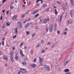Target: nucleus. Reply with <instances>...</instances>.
<instances>
[{
	"instance_id": "nucleus-10",
	"label": "nucleus",
	"mask_w": 74,
	"mask_h": 74,
	"mask_svg": "<svg viewBox=\"0 0 74 74\" xmlns=\"http://www.w3.org/2000/svg\"><path fill=\"white\" fill-rule=\"evenodd\" d=\"M71 4L73 6H74V1L70 0Z\"/></svg>"
},
{
	"instance_id": "nucleus-35",
	"label": "nucleus",
	"mask_w": 74,
	"mask_h": 74,
	"mask_svg": "<svg viewBox=\"0 0 74 74\" xmlns=\"http://www.w3.org/2000/svg\"><path fill=\"white\" fill-rule=\"evenodd\" d=\"M27 35H28V34H30V32L29 31H27L26 32Z\"/></svg>"
},
{
	"instance_id": "nucleus-4",
	"label": "nucleus",
	"mask_w": 74,
	"mask_h": 74,
	"mask_svg": "<svg viewBox=\"0 0 74 74\" xmlns=\"http://www.w3.org/2000/svg\"><path fill=\"white\" fill-rule=\"evenodd\" d=\"M73 25V21H70V20H68L67 21V25Z\"/></svg>"
},
{
	"instance_id": "nucleus-12",
	"label": "nucleus",
	"mask_w": 74,
	"mask_h": 74,
	"mask_svg": "<svg viewBox=\"0 0 74 74\" xmlns=\"http://www.w3.org/2000/svg\"><path fill=\"white\" fill-rule=\"evenodd\" d=\"M10 55L11 56H13L14 55V51H11L10 53Z\"/></svg>"
},
{
	"instance_id": "nucleus-2",
	"label": "nucleus",
	"mask_w": 74,
	"mask_h": 74,
	"mask_svg": "<svg viewBox=\"0 0 74 74\" xmlns=\"http://www.w3.org/2000/svg\"><path fill=\"white\" fill-rule=\"evenodd\" d=\"M53 29V25H51L49 26V30L50 32H51L52 31V29Z\"/></svg>"
},
{
	"instance_id": "nucleus-16",
	"label": "nucleus",
	"mask_w": 74,
	"mask_h": 74,
	"mask_svg": "<svg viewBox=\"0 0 74 74\" xmlns=\"http://www.w3.org/2000/svg\"><path fill=\"white\" fill-rule=\"evenodd\" d=\"M38 12V11L37 10H36L32 13V14L33 15H34V14H36L37 12Z\"/></svg>"
},
{
	"instance_id": "nucleus-26",
	"label": "nucleus",
	"mask_w": 74,
	"mask_h": 74,
	"mask_svg": "<svg viewBox=\"0 0 74 74\" xmlns=\"http://www.w3.org/2000/svg\"><path fill=\"white\" fill-rule=\"evenodd\" d=\"M39 16V14H37L35 15V18H36V17H38Z\"/></svg>"
},
{
	"instance_id": "nucleus-62",
	"label": "nucleus",
	"mask_w": 74,
	"mask_h": 74,
	"mask_svg": "<svg viewBox=\"0 0 74 74\" xmlns=\"http://www.w3.org/2000/svg\"><path fill=\"white\" fill-rule=\"evenodd\" d=\"M30 19H31V18H29L27 20V21H29L30 20Z\"/></svg>"
},
{
	"instance_id": "nucleus-47",
	"label": "nucleus",
	"mask_w": 74,
	"mask_h": 74,
	"mask_svg": "<svg viewBox=\"0 0 74 74\" xmlns=\"http://www.w3.org/2000/svg\"><path fill=\"white\" fill-rule=\"evenodd\" d=\"M16 37V35L13 36V38L14 39Z\"/></svg>"
},
{
	"instance_id": "nucleus-38",
	"label": "nucleus",
	"mask_w": 74,
	"mask_h": 74,
	"mask_svg": "<svg viewBox=\"0 0 74 74\" xmlns=\"http://www.w3.org/2000/svg\"><path fill=\"white\" fill-rule=\"evenodd\" d=\"M25 16V14H24L23 15H22L21 16L22 18H24Z\"/></svg>"
},
{
	"instance_id": "nucleus-59",
	"label": "nucleus",
	"mask_w": 74,
	"mask_h": 74,
	"mask_svg": "<svg viewBox=\"0 0 74 74\" xmlns=\"http://www.w3.org/2000/svg\"><path fill=\"white\" fill-rule=\"evenodd\" d=\"M0 20H2V16H1V17H0Z\"/></svg>"
},
{
	"instance_id": "nucleus-25",
	"label": "nucleus",
	"mask_w": 74,
	"mask_h": 74,
	"mask_svg": "<svg viewBox=\"0 0 74 74\" xmlns=\"http://www.w3.org/2000/svg\"><path fill=\"white\" fill-rule=\"evenodd\" d=\"M6 25L8 26H10V24L9 22H7L6 23Z\"/></svg>"
},
{
	"instance_id": "nucleus-19",
	"label": "nucleus",
	"mask_w": 74,
	"mask_h": 74,
	"mask_svg": "<svg viewBox=\"0 0 74 74\" xmlns=\"http://www.w3.org/2000/svg\"><path fill=\"white\" fill-rule=\"evenodd\" d=\"M67 32H64L63 33V34L64 36H66L67 35Z\"/></svg>"
},
{
	"instance_id": "nucleus-58",
	"label": "nucleus",
	"mask_w": 74,
	"mask_h": 74,
	"mask_svg": "<svg viewBox=\"0 0 74 74\" xmlns=\"http://www.w3.org/2000/svg\"><path fill=\"white\" fill-rule=\"evenodd\" d=\"M57 27V24H55V27Z\"/></svg>"
},
{
	"instance_id": "nucleus-63",
	"label": "nucleus",
	"mask_w": 74,
	"mask_h": 74,
	"mask_svg": "<svg viewBox=\"0 0 74 74\" xmlns=\"http://www.w3.org/2000/svg\"><path fill=\"white\" fill-rule=\"evenodd\" d=\"M5 11V10H4L3 11H2V12L3 13H4V12Z\"/></svg>"
},
{
	"instance_id": "nucleus-22",
	"label": "nucleus",
	"mask_w": 74,
	"mask_h": 74,
	"mask_svg": "<svg viewBox=\"0 0 74 74\" xmlns=\"http://www.w3.org/2000/svg\"><path fill=\"white\" fill-rule=\"evenodd\" d=\"M47 22V20L46 19H45L43 20V23H46Z\"/></svg>"
},
{
	"instance_id": "nucleus-53",
	"label": "nucleus",
	"mask_w": 74,
	"mask_h": 74,
	"mask_svg": "<svg viewBox=\"0 0 74 74\" xmlns=\"http://www.w3.org/2000/svg\"><path fill=\"white\" fill-rule=\"evenodd\" d=\"M5 40V38L4 37H3L2 38V40L3 41H4V40Z\"/></svg>"
},
{
	"instance_id": "nucleus-40",
	"label": "nucleus",
	"mask_w": 74,
	"mask_h": 74,
	"mask_svg": "<svg viewBox=\"0 0 74 74\" xmlns=\"http://www.w3.org/2000/svg\"><path fill=\"white\" fill-rule=\"evenodd\" d=\"M64 30L67 32L68 30V28H66L64 29Z\"/></svg>"
},
{
	"instance_id": "nucleus-61",
	"label": "nucleus",
	"mask_w": 74,
	"mask_h": 74,
	"mask_svg": "<svg viewBox=\"0 0 74 74\" xmlns=\"http://www.w3.org/2000/svg\"><path fill=\"white\" fill-rule=\"evenodd\" d=\"M51 44V43L50 42H49L47 44V45H49Z\"/></svg>"
},
{
	"instance_id": "nucleus-24",
	"label": "nucleus",
	"mask_w": 74,
	"mask_h": 74,
	"mask_svg": "<svg viewBox=\"0 0 74 74\" xmlns=\"http://www.w3.org/2000/svg\"><path fill=\"white\" fill-rule=\"evenodd\" d=\"M22 64L23 65H25V64H26V62H22Z\"/></svg>"
},
{
	"instance_id": "nucleus-36",
	"label": "nucleus",
	"mask_w": 74,
	"mask_h": 74,
	"mask_svg": "<svg viewBox=\"0 0 74 74\" xmlns=\"http://www.w3.org/2000/svg\"><path fill=\"white\" fill-rule=\"evenodd\" d=\"M62 8L63 10H66V6H62Z\"/></svg>"
},
{
	"instance_id": "nucleus-39",
	"label": "nucleus",
	"mask_w": 74,
	"mask_h": 74,
	"mask_svg": "<svg viewBox=\"0 0 74 74\" xmlns=\"http://www.w3.org/2000/svg\"><path fill=\"white\" fill-rule=\"evenodd\" d=\"M44 41L43 40H42L41 41V44H44Z\"/></svg>"
},
{
	"instance_id": "nucleus-11",
	"label": "nucleus",
	"mask_w": 74,
	"mask_h": 74,
	"mask_svg": "<svg viewBox=\"0 0 74 74\" xmlns=\"http://www.w3.org/2000/svg\"><path fill=\"white\" fill-rule=\"evenodd\" d=\"M36 1L37 3H36L37 4V3H38L39 1H41V4H42V3H43V1H42V0H37Z\"/></svg>"
},
{
	"instance_id": "nucleus-60",
	"label": "nucleus",
	"mask_w": 74,
	"mask_h": 74,
	"mask_svg": "<svg viewBox=\"0 0 74 74\" xmlns=\"http://www.w3.org/2000/svg\"><path fill=\"white\" fill-rule=\"evenodd\" d=\"M26 20L24 21L23 22V23H26Z\"/></svg>"
},
{
	"instance_id": "nucleus-43",
	"label": "nucleus",
	"mask_w": 74,
	"mask_h": 74,
	"mask_svg": "<svg viewBox=\"0 0 74 74\" xmlns=\"http://www.w3.org/2000/svg\"><path fill=\"white\" fill-rule=\"evenodd\" d=\"M57 33L59 34H60V31H58L57 32Z\"/></svg>"
},
{
	"instance_id": "nucleus-33",
	"label": "nucleus",
	"mask_w": 74,
	"mask_h": 74,
	"mask_svg": "<svg viewBox=\"0 0 74 74\" xmlns=\"http://www.w3.org/2000/svg\"><path fill=\"white\" fill-rule=\"evenodd\" d=\"M45 52V50H42V51L41 53H44V52Z\"/></svg>"
},
{
	"instance_id": "nucleus-21",
	"label": "nucleus",
	"mask_w": 74,
	"mask_h": 74,
	"mask_svg": "<svg viewBox=\"0 0 74 74\" xmlns=\"http://www.w3.org/2000/svg\"><path fill=\"white\" fill-rule=\"evenodd\" d=\"M16 17H17V16H13L12 18V19H13V20L15 19L16 18Z\"/></svg>"
},
{
	"instance_id": "nucleus-31",
	"label": "nucleus",
	"mask_w": 74,
	"mask_h": 74,
	"mask_svg": "<svg viewBox=\"0 0 74 74\" xmlns=\"http://www.w3.org/2000/svg\"><path fill=\"white\" fill-rule=\"evenodd\" d=\"M35 34H36L35 33H34L32 35V38H33V37H34Z\"/></svg>"
},
{
	"instance_id": "nucleus-42",
	"label": "nucleus",
	"mask_w": 74,
	"mask_h": 74,
	"mask_svg": "<svg viewBox=\"0 0 74 74\" xmlns=\"http://www.w3.org/2000/svg\"><path fill=\"white\" fill-rule=\"evenodd\" d=\"M48 27H47L46 28V32H48Z\"/></svg>"
},
{
	"instance_id": "nucleus-56",
	"label": "nucleus",
	"mask_w": 74,
	"mask_h": 74,
	"mask_svg": "<svg viewBox=\"0 0 74 74\" xmlns=\"http://www.w3.org/2000/svg\"><path fill=\"white\" fill-rule=\"evenodd\" d=\"M5 67H7V64H5Z\"/></svg>"
},
{
	"instance_id": "nucleus-50",
	"label": "nucleus",
	"mask_w": 74,
	"mask_h": 74,
	"mask_svg": "<svg viewBox=\"0 0 74 74\" xmlns=\"http://www.w3.org/2000/svg\"><path fill=\"white\" fill-rule=\"evenodd\" d=\"M5 1H7V0H3V3H4V2H5Z\"/></svg>"
},
{
	"instance_id": "nucleus-5",
	"label": "nucleus",
	"mask_w": 74,
	"mask_h": 74,
	"mask_svg": "<svg viewBox=\"0 0 74 74\" xmlns=\"http://www.w3.org/2000/svg\"><path fill=\"white\" fill-rule=\"evenodd\" d=\"M3 58L4 60H6V61H7L8 60V57L6 56H3Z\"/></svg>"
},
{
	"instance_id": "nucleus-13",
	"label": "nucleus",
	"mask_w": 74,
	"mask_h": 74,
	"mask_svg": "<svg viewBox=\"0 0 74 74\" xmlns=\"http://www.w3.org/2000/svg\"><path fill=\"white\" fill-rule=\"evenodd\" d=\"M10 58L11 60V61L12 62H14V58H13V57H12V56H10Z\"/></svg>"
},
{
	"instance_id": "nucleus-20",
	"label": "nucleus",
	"mask_w": 74,
	"mask_h": 74,
	"mask_svg": "<svg viewBox=\"0 0 74 74\" xmlns=\"http://www.w3.org/2000/svg\"><path fill=\"white\" fill-rule=\"evenodd\" d=\"M33 62H34V63H36L37 62V58H34Z\"/></svg>"
},
{
	"instance_id": "nucleus-52",
	"label": "nucleus",
	"mask_w": 74,
	"mask_h": 74,
	"mask_svg": "<svg viewBox=\"0 0 74 74\" xmlns=\"http://www.w3.org/2000/svg\"><path fill=\"white\" fill-rule=\"evenodd\" d=\"M57 3H58V4H60V2L58 1L57 2Z\"/></svg>"
},
{
	"instance_id": "nucleus-49",
	"label": "nucleus",
	"mask_w": 74,
	"mask_h": 74,
	"mask_svg": "<svg viewBox=\"0 0 74 74\" xmlns=\"http://www.w3.org/2000/svg\"><path fill=\"white\" fill-rule=\"evenodd\" d=\"M57 30V28L56 27H55L54 28V30L55 31H56V30Z\"/></svg>"
},
{
	"instance_id": "nucleus-57",
	"label": "nucleus",
	"mask_w": 74,
	"mask_h": 74,
	"mask_svg": "<svg viewBox=\"0 0 74 74\" xmlns=\"http://www.w3.org/2000/svg\"><path fill=\"white\" fill-rule=\"evenodd\" d=\"M9 12L8 11H7L6 13V14H8V12Z\"/></svg>"
},
{
	"instance_id": "nucleus-41",
	"label": "nucleus",
	"mask_w": 74,
	"mask_h": 74,
	"mask_svg": "<svg viewBox=\"0 0 74 74\" xmlns=\"http://www.w3.org/2000/svg\"><path fill=\"white\" fill-rule=\"evenodd\" d=\"M30 53L31 54H32L33 53V51L32 50H31L30 51Z\"/></svg>"
},
{
	"instance_id": "nucleus-7",
	"label": "nucleus",
	"mask_w": 74,
	"mask_h": 74,
	"mask_svg": "<svg viewBox=\"0 0 74 74\" xmlns=\"http://www.w3.org/2000/svg\"><path fill=\"white\" fill-rule=\"evenodd\" d=\"M36 66V64H32L31 65V67L32 68H34Z\"/></svg>"
},
{
	"instance_id": "nucleus-44",
	"label": "nucleus",
	"mask_w": 74,
	"mask_h": 74,
	"mask_svg": "<svg viewBox=\"0 0 74 74\" xmlns=\"http://www.w3.org/2000/svg\"><path fill=\"white\" fill-rule=\"evenodd\" d=\"M2 44L3 45H4V41H2Z\"/></svg>"
},
{
	"instance_id": "nucleus-15",
	"label": "nucleus",
	"mask_w": 74,
	"mask_h": 74,
	"mask_svg": "<svg viewBox=\"0 0 74 74\" xmlns=\"http://www.w3.org/2000/svg\"><path fill=\"white\" fill-rule=\"evenodd\" d=\"M69 62H70V60H68V61H66L65 63L64 64V66H66V64H67V63H69Z\"/></svg>"
},
{
	"instance_id": "nucleus-29",
	"label": "nucleus",
	"mask_w": 74,
	"mask_h": 74,
	"mask_svg": "<svg viewBox=\"0 0 74 74\" xmlns=\"http://www.w3.org/2000/svg\"><path fill=\"white\" fill-rule=\"evenodd\" d=\"M55 14L56 15H58V11H57L56 10H55Z\"/></svg>"
},
{
	"instance_id": "nucleus-18",
	"label": "nucleus",
	"mask_w": 74,
	"mask_h": 74,
	"mask_svg": "<svg viewBox=\"0 0 74 74\" xmlns=\"http://www.w3.org/2000/svg\"><path fill=\"white\" fill-rule=\"evenodd\" d=\"M41 46V44H39L38 45H37L36 46V48H38V47H40Z\"/></svg>"
},
{
	"instance_id": "nucleus-8",
	"label": "nucleus",
	"mask_w": 74,
	"mask_h": 74,
	"mask_svg": "<svg viewBox=\"0 0 74 74\" xmlns=\"http://www.w3.org/2000/svg\"><path fill=\"white\" fill-rule=\"evenodd\" d=\"M20 53L21 56H24V54L22 52V50L21 49L20 50Z\"/></svg>"
},
{
	"instance_id": "nucleus-6",
	"label": "nucleus",
	"mask_w": 74,
	"mask_h": 74,
	"mask_svg": "<svg viewBox=\"0 0 74 74\" xmlns=\"http://www.w3.org/2000/svg\"><path fill=\"white\" fill-rule=\"evenodd\" d=\"M39 63H42V62H43V59L40 57H39Z\"/></svg>"
},
{
	"instance_id": "nucleus-45",
	"label": "nucleus",
	"mask_w": 74,
	"mask_h": 74,
	"mask_svg": "<svg viewBox=\"0 0 74 74\" xmlns=\"http://www.w3.org/2000/svg\"><path fill=\"white\" fill-rule=\"evenodd\" d=\"M17 23H18V24H19V25L21 24V22H20V21H19Z\"/></svg>"
},
{
	"instance_id": "nucleus-3",
	"label": "nucleus",
	"mask_w": 74,
	"mask_h": 74,
	"mask_svg": "<svg viewBox=\"0 0 74 74\" xmlns=\"http://www.w3.org/2000/svg\"><path fill=\"white\" fill-rule=\"evenodd\" d=\"M20 70L22 73H25L26 72V70L24 69L21 68Z\"/></svg>"
},
{
	"instance_id": "nucleus-23",
	"label": "nucleus",
	"mask_w": 74,
	"mask_h": 74,
	"mask_svg": "<svg viewBox=\"0 0 74 74\" xmlns=\"http://www.w3.org/2000/svg\"><path fill=\"white\" fill-rule=\"evenodd\" d=\"M23 42H22L20 44V47H22L23 46Z\"/></svg>"
},
{
	"instance_id": "nucleus-46",
	"label": "nucleus",
	"mask_w": 74,
	"mask_h": 74,
	"mask_svg": "<svg viewBox=\"0 0 74 74\" xmlns=\"http://www.w3.org/2000/svg\"><path fill=\"white\" fill-rule=\"evenodd\" d=\"M70 15H71V18H73V14H70Z\"/></svg>"
},
{
	"instance_id": "nucleus-27",
	"label": "nucleus",
	"mask_w": 74,
	"mask_h": 74,
	"mask_svg": "<svg viewBox=\"0 0 74 74\" xmlns=\"http://www.w3.org/2000/svg\"><path fill=\"white\" fill-rule=\"evenodd\" d=\"M62 15H61L60 16V22H61V21H62Z\"/></svg>"
},
{
	"instance_id": "nucleus-48",
	"label": "nucleus",
	"mask_w": 74,
	"mask_h": 74,
	"mask_svg": "<svg viewBox=\"0 0 74 74\" xmlns=\"http://www.w3.org/2000/svg\"><path fill=\"white\" fill-rule=\"evenodd\" d=\"M12 48L13 51H14V50H15V47H14V46Z\"/></svg>"
},
{
	"instance_id": "nucleus-34",
	"label": "nucleus",
	"mask_w": 74,
	"mask_h": 74,
	"mask_svg": "<svg viewBox=\"0 0 74 74\" xmlns=\"http://www.w3.org/2000/svg\"><path fill=\"white\" fill-rule=\"evenodd\" d=\"M50 70H51V69H50V68H49V67H48L47 68V71H50Z\"/></svg>"
},
{
	"instance_id": "nucleus-51",
	"label": "nucleus",
	"mask_w": 74,
	"mask_h": 74,
	"mask_svg": "<svg viewBox=\"0 0 74 74\" xmlns=\"http://www.w3.org/2000/svg\"><path fill=\"white\" fill-rule=\"evenodd\" d=\"M2 28H3V29H4V28H5V27H4V25H3L2 26Z\"/></svg>"
},
{
	"instance_id": "nucleus-55",
	"label": "nucleus",
	"mask_w": 74,
	"mask_h": 74,
	"mask_svg": "<svg viewBox=\"0 0 74 74\" xmlns=\"http://www.w3.org/2000/svg\"><path fill=\"white\" fill-rule=\"evenodd\" d=\"M21 74V71H19L17 74Z\"/></svg>"
},
{
	"instance_id": "nucleus-1",
	"label": "nucleus",
	"mask_w": 74,
	"mask_h": 74,
	"mask_svg": "<svg viewBox=\"0 0 74 74\" xmlns=\"http://www.w3.org/2000/svg\"><path fill=\"white\" fill-rule=\"evenodd\" d=\"M64 72L66 73H65V74H71V72H69L70 71V70L69 69H64Z\"/></svg>"
},
{
	"instance_id": "nucleus-9",
	"label": "nucleus",
	"mask_w": 74,
	"mask_h": 74,
	"mask_svg": "<svg viewBox=\"0 0 74 74\" xmlns=\"http://www.w3.org/2000/svg\"><path fill=\"white\" fill-rule=\"evenodd\" d=\"M14 34H18V28H16L14 29Z\"/></svg>"
},
{
	"instance_id": "nucleus-28",
	"label": "nucleus",
	"mask_w": 74,
	"mask_h": 74,
	"mask_svg": "<svg viewBox=\"0 0 74 74\" xmlns=\"http://www.w3.org/2000/svg\"><path fill=\"white\" fill-rule=\"evenodd\" d=\"M15 58L16 60H18V56H16L15 57Z\"/></svg>"
},
{
	"instance_id": "nucleus-17",
	"label": "nucleus",
	"mask_w": 74,
	"mask_h": 74,
	"mask_svg": "<svg viewBox=\"0 0 74 74\" xmlns=\"http://www.w3.org/2000/svg\"><path fill=\"white\" fill-rule=\"evenodd\" d=\"M43 67L45 69H47V68L48 67V66L47 65H44Z\"/></svg>"
},
{
	"instance_id": "nucleus-54",
	"label": "nucleus",
	"mask_w": 74,
	"mask_h": 74,
	"mask_svg": "<svg viewBox=\"0 0 74 74\" xmlns=\"http://www.w3.org/2000/svg\"><path fill=\"white\" fill-rule=\"evenodd\" d=\"M19 25L20 26V27H22V25H21V24H19Z\"/></svg>"
},
{
	"instance_id": "nucleus-37",
	"label": "nucleus",
	"mask_w": 74,
	"mask_h": 74,
	"mask_svg": "<svg viewBox=\"0 0 74 74\" xmlns=\"http://www.w3.org/2000/svg\"><path fill=\"white\" fill-rule=\"evenodd\" d=\"M13 8H14V6H11L10 7V9H13Z\"/></svg>"
},
{
	"instance_id": "nucleus-30",
	"label": "nucleus",
	"mask_w": 74,
	"mask_h": 74,
	"mask_svg": "<svg viewBox=\"0 0 74 74\" xmlns=\"http://www.w3.org/2000/svg\"><path fill=\"white\" fill-rule=\"evenodd\" d=\"M55 45H51V48H53L54 47H55Z\"/></svg>"
},
{
	"instance_id": "nucleus-14",
	"label": "nucleus",
	"mask_w": 74,
	"mask_h": 74,
	"mask_svg": "<svg viewBox=\"0 0 74 74\" xmlns=\"http://www.w3.org/2000/svg\"><path fill=\"white\" fill-rule=\"evenodd\" d=\"M69 13L70 14H73V13H74V11L72 10H71L69 12Z\"/></svg>"
},
{
	"instance_id": "nucleus-32",
	"label": "nucleus",
	"mask_w": 74,
	"mask_h": 74,
	"mask_svg": "<svg viewBox=\"0 0 74 74\" xmlns=\"http://www.w3.org/2000/svg\"><path fill=\"white\" fill-rule=\"evenodd\" d=\"M47 6V4H45V5H43V6H42V7H45Z\"/></svg>"
},
{
	"instance_id": "nucleus-64",
	"label": "nucleus",
	"mask_w": 74,
	"mask_h": 74,
	"mask_svg": "<svg viewBox=\"0 0 74 74\" xmlns=\"http://www.w3.org/2000/svg\"><path fill=\"white\" fill-rule=\"evenodd\" d=\"M38 29V27H35L36 29Z\"/></svg>"
}]
</instances>
